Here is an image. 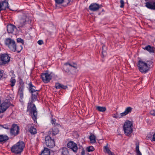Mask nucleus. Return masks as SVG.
<instances>
[{"label": "nucleus", "mask_w": 155, "mask_h": 155, "mask_svg": "<svg viewBox=\"0 0 155 155\" xmlns=\"http://www.w3.org/2000/svg\"><path fill=\"white\" fill-rule=\"evenodd\" d=\"M10 132L11 135L16 136L19 133V127L16 124H13L10 129Z\"/></svg>", "instance_id": "obj_8"}, {"label": "nucleus", "mask_w": 155, "mask_h": 155, "mask_svg": "<svg viewBox=\"0 0 155 155\" xmlns=\"http://www.w3.org/2000/svg\"><path fill=\"white\" fill-rule=\"evenodd\" d=\"M50 151L49 149L47 148H45L44 149L40 155H50Z\"/></svg>", "instance_id": "obj_21"}, {"label": "nucleus", "mask_w": 155, "mask_h": 155, "mask_svg": "<svg viewBox=\"0 0 155 155\" xmlns=\"http://www.w3.org/2000/svg\"><path fill=\"white\" fill-rule=\"evenodd\" d=\"M152 140L153 141H155V133H154L153 135Z\"/></svg>", "instance_id": "obj_46"}, {"label": "nucleus", "mask_w": 155, "mask_h": 155, "mask_svg": "<svg viewBox=\"0 0 155 155\" xmlns=\"http://www.w3.org/2000/svg\"><path fill=\"white\" fill-rule=\"evenodd\" d=\"M105 45H103L102 47V57L104 58L105 57V55L106 54V52L105 50H104V48L105 47Z\"/></svg>", "instance_id": "obj_36"}, {"label": "nucleus", "mask_w": 155, "mask_h": 155, "mask_svg": "<svg viewBox=\"0 0 155 155\" xmlns=\"http://www.w3.org/2000/svg\"><path fill=\"white\" fill-rule=\"evenodd\" d=\"M24 88V86L23 84H20L18 87V94L21 99L23 98Z\"/></svg>", "instance_id": "obj_14"}, {"label": "nucleus", "mask_w": 155, "mask_h": 155, "mask_svg": "<svg viewBox=\"0 0 155 155\" xmlns=\"http://www.w3.org/2000/svg\"><path fill=\"white\" fill-rule=\"evenodd\" d=\"M8 107L9 104L8 103L3 102L0 105V113L4 112Z\"/></svg>", "instance_id": "obj_13"}, {"label": "nucleus", "mask_w": 155, "mask_h": 155, "mask_svg": "<svg viewBox=\"0 0 155 155\" xmlns=\"http://www.w3.org/2000/svg\"><path fill=\"white\" fill-rule=\"evenodd\" d=\"M137 155H142L140 151H139V152H137Z\"/></svg>", "instance_id": "obj_47"}, {"label": "nucleus", "mask_w": 155, "mask_h": 155, "mask_svg": "<svg viewBox=\"0 0 155 155\" xmlns=\"http://www.w3.org/2000/svg\"><path fill=\"white\" fill-rule=\"evenodd\" d=\"M69 153L68 149L66 147H63L62 149L61 154L62 155H68Z\"/></svg>", "instance_id": "obj_31"}, {"label": "nucleus", "mask_w": 155, "mask_h": 155, "mask_svg": "<svg viewBox=\"0 0 155 155\" xmlns=\"http://www.w3.org/2000/svg\"><path fill=\"white\" fill-rule=\"evenodd\" d=\"M145 6L149 9L155 10V0H149L145 3Z\"/></svg>", "instance_id": "obj_9"}, {"label": "nucleus", "mask_w": 155, "mask_h": 155, "mask_svg": "<svg viewBox=\"0 0 155 155\" xmlns=\"http://www.w3.org/2000/svg\"><path fill=\"white\" fill-rule=\"evenodd\" d=\"M7 61L5 59H0V65L5 64L8 63L10 61V59H7Z\"/></svg>", "instance_id": "obj_29"}, {"label": "nucleus", "mask_w": 155, "mask_h": 155, "mask_svg": "<svg viewBox=\"0 0 155 155\" xmlns=\"http://www.w3.org/2000/svg\"><path fill=\"white\" fill-rule=\"evenodd\" d=\"M5 43L11 51H15L16 45L15 42L14 40L11 38H7L6 40Z\"/></svg>", "instance_id": "obj_6"}, {"label": "nucleus", "mask_w": 155, "mask_h": 155, "mask_svg": "<svg viewBox=\"0 0 155 155\" xmlns=\"http://www.w3.org/2000/svg\"><path fill=\"white\" fill-rule=\"evenodd\" d=\"M94 150L93 147L91 146L87 147L86 148V150L88 152H92Z\"/></svg>", "instance_id": "obj_35"}, {"label": "nucleus", "mask_w": 155, "mask_h": 155, "mask_svg": "<svg viewBox=\"0 0 155 155\" xmlns=\"http://www.w3.org/2000/svg\"><path fill=\"white\" fill-rule=\"evenodd\" d=\"M145 50L147 51L150 53H154L155 50L154 47L150 45H147L145 47L143 48Z\"/></svg>", "instance_id": "obj_16"}, {"label": "nucleus", "mask_w": 155, "mask_h": 155, "mask_svg": "<svg viewBox=\"0 0 155 155\" xmlns=\"http://www.w3.org/2000/svg\"><path fill=\"white\" fill-rule=\"evenodd\" d=\"M8 139V137L7 136L0 135V142H5Z\"/></svg>", "instance_id": "obj_22"}, {"label": "nucleus", "mask_w": 155, "mask_h": 155, "mask_svg": "<svg viewBox=\"0 0 155 155\" xmlns=\"http://www.w3.org/2000/svg\"><path fill=\"white\" fill-rule=\"evenodd\" d=\"M17 42L18 43H21L23 45L24 44V41L23 39L20 38H18L17 40Z\"/></svg>", "instance_id": "obj_37"}, {"label": "nucleus", "mask_w": 155, "mask_h": 155, "mask_svg": "<svg viewBox=\"0 0 155 155\" xmlns=\"http://www.w3.org/2000/svg\"><path fill=\"white\" fill-rule=\"evenodd\" d=\"M120 2L121 4L120 6L121 8H123L124 6V2L123 0H120Z\"/></svg>", "instance_id": "obj_39"}, {"label": "nucleus", "mask_w": 155, "mask_h": 155, "mask_svg": "<svg viewBox=\"0 0 155 155\" xmlns=\"http://www.w3.org/2000/svg\"><path fill=\"white\" fill-rule=\"evenodd\" d=\"M11 57L10 55L7 53L1 54L0 55V58H11Z\"/></svg>", "instance_id": "obj_27"}, {"label": "nucleus", "mask_w": 155, "mask_h": 155, "mask_svg": "<svg viewBox=\"0 0 155 155\" xmlns=\"http://www.w3.org/2000/svg\"><path fill=\"white\" fill-rule=\"evenodd\" d=\"M25 147L24 143L22 141H19L12 147L11 150L12 153L15 154H18L23 151Z\"/></svg>", "instance_id": "obj_3"}, {"label": "nucleus", "mask_w": 155, "mask_h": 155, "mask_svg": "<svg viewBox=\"0 0 155 155\" xmlns=\"http://www.w3.org/2000/svg\"><path fill=\"white\" fill-rule=\"evenodd\" d=\"M45 140V143L47 147L52 148L54 146L55 141L54 140L52 139L50 136L46 137Z\"/></svg>", "instance_id": "obj_7"}, {"label": "nucleus", "mask_w": 155, "mask_h": 155, "mask_svg": "<svg viewBox=\"0 0 155 155\" xmlns=\"http://www.w3.org/2000/svg\"><path fill=\"white\" fill-rule=\"evenodd\" d=\"M29 131L31 134L34 135L36 134L37 133V130L36 128L33 126H31L29 129Z\"/></svg>", "instance_id": "obj_25"}, {"label": "nucleus", "mask_w": 155, "mask_h": 155, "mask_svg": "<svg viewBox=\"0 0 155 155\" xmlns=\"http://www.w3.org/2000/svg\"><path fill=\"white\" fill-rule=\"evenodd\" d=\"M55 3V6H57V5L62 4L64 2V0H54Z\"/></svg>", "instance_id": "obj_34"}, {"label": "nucleus", "mask_w": 155, "mask_h": 155, "mask_svg": "<svg viewBox=\"0 0 155 155\" xmlns=\"http://www.w3.org/2000/svg\"><path fill=\"white\" fill-rule=\"evenodd\" d=\"M153 63L151 60L145 61L140 60L138 61L137 66L140 72L142 73H146L152 66Z\"/></svg>", "instance_id": "obj_2"}, {"label": "nucleus", "mask_w": 155, "mask_h": 155, "mask_svg": "<svg viewBox=\"0 0 155 155\" xmlns=\"http://www.w3.org/2000/svg\"><path fill=\"white\" fill-rule=\"evenodd\" d=\"M41 78L43 81L45 83L49 82L51 79V75L48 73L42 74Z\"/></svg>", "instance_id": "obj_12"}, {"label": "nucleus", "mask_w": 155, "mask_h": 155, "mask_svg": "<svg viewBox=\"0 0 155 155\" xmlns=\"http://www.w3.org/2000/svg\"><path fill=\"white\" fill-rule=\"evenodd\" d=\"M29 89L30 93L32 94L31 99L32 100L28 104L27 111L29 112L35 123H37V112L35 105L33 104V102L37 99L39 90L36 89V87L32 85L31 82L28 84Z\"/></svg>", "instance_id": "obj_1"}, {"label": "nucleus", "mask_w": 155, "mask_h": 155, "mask_svg": "<svg viewBox=\"0 0 155 155\" xmlns=\"http://www.w3.org/2000/svg\"><path fill=\"white\" fill-rule=\"evenodd\" d=\"M67 146L75 153H76L78 150L77 144L73 141H70L68 142L67 144Z\"/></svg>", "instance_id": "obj_10"}, {"label": "nucleus", "mask_w": 155, "mask_h": 155, "mask_svg": "<svg viewBox=\"0 0 155 155\" xmlns=\"http://www.w3.org/2000/svg\"><path fill=\"white\" fill-rule=\"evenodd\" d=\"M104 151L105 153H107L109 155H114V153L111 152L109 148L107 146H106L104 147Z\"/></svg>", "instance_id": "obj_23"}, {"label": "nucleus", "mask_w": 155, "mask_h": 155, "mask_svg": "<svg viewBox=\"0 0 155 155\" xmlns=\"http://www.w3.org/2000/svg\"><path fill=\"white\" fill-rule=\"evenodd\" d=\"M38 43L39 45H41L43 43V41L42 40H39L38 41Z\"/></svg>", "instance_id": "obj_42"}, {"label": "nucleus", "mask_w": 155, "mask_h": 155, "mask_svg": "<svg viewBox=\"0 0 155 155\" xmlns=\"http://www.w3.org/2000/svg\"><path fill=\"white\" fill-rule=\"evenodd\" d=\"M132 126L133 124L130 121L127 120L125 122L123 129L126 135H129L132 133L133 131L132 128Z\"/></svg>", "instance_id": "obj_5"}, {"label": "nucleus", "mask_w": 155, "mask_h": 155, "mask_svg": "<svg viewBox=\"0 0 155 155\" xmlns=\"http://www.w3.org/2000/svg\"><path fill=\"white\" fill-rule=\"evenodd\" d=\"M1 126L3 128L6 129H8L10 128V125L7 124H4L3 125H1Z\"/></svg>", "instance_id": "obj_38"}, {"label": "nucleus", "mask_w": 155, "mask_h": 155, "mask_svg": "<svg viewBox=\"0 0 155 155\" xmlns=\"http://www.w3.org/2000/svg\"><path fill=\"white\" fill-rule=\"evenodd\" d=\"M55 87L56 89L62 88L64 89H65L67 88V86H65L63 84H60L59 83H57L55 84Z\"/></svg>", "instance_id": "obj_20"}, {"label": "nucleus", "mask_w": 155, "mask_h": 155, "mask_svg": "<svg viewBox=\"0 0 155 155\" xmlns=\"http://www.w3.org/2000/svg\"><path fill=\"white\" fill-rule=\"evenodd\" d=\"M31 21V20L25 14L22 13L20 15L18 23V28H20L24 27L26 25L30 24Z\"/></svg>", "instance_id": "obj_4"}, {"label": "nucleus", "mask_w": 155, "mask_h": 155, "mask_svg": "<svg viewBox=\"0 0 155 155\" xmlns=\"http://www.w3.org/2000/svg\"><path fill=\"white\" fill-rule=\"evenodd\" d=\"M8 0H7L8 1ZM7 0L0 2V12L1 11L5 10L7 8L9 9L8 6V3ZM9 10L11 11H13L12 9L9 8Z\"/></svg>", "instance_id": "obj_11"}, {"label": "nucleus", "mask_w": 155, "mask_h": 155, "mask_svg": "<svg viewBox=\"0 0 155 155\" xmlns=\"http://www.w3.org/2000/svg\"><path fill=\"white\" fill-rule=\"evenodd\" d=\"M150 114L152 115L155 116V110H153L150 111Z\"/></svg>", "instance_id": "obj_41"}, {"label": "nucleus", "mask_w": 155, "mask_h": 155, "mask_svg": "<svg viewBox=\"0 0 155 155\" xmlns=\"http://www.w3.org/2000/svg\"><path fill=\"white\" fill-rule=\"evenodd\" d=\"M91 143H94L96 142V137L93 134H92L89 137Z\"/></svg>", "instance_id": "obj_26"}, {"label": "nucleus", "mask_w": 155, "mask_h": 155, "mask_svg": "<svg viewBox=\"0 0 155 155\" xmlns=\"http://www.w3.org/2000/svg\"><path fill=\"white\" fill-rule=\"evenodd\" d=\"M7 30L8 33H12L14 30L16 29V27L11 24L7 25Z\"/></svg>", "instance_id": "obj_15"}, {"label": "nucleus", "mask_w": 155, "mask_h": 155, "mask_svg": "<svg viewBox=\"0 0 155 155\" xmlns=\"http://www.w3.org/2000/svg\"><path fill=\"white\" fill-rule=\"evenodd\" d=\"M85 155V151L83 149L82 150V151L81 152V155Z\"/></svg>", "instance_id": "obj_45"}, {"label": "nucleus", "mask_w": 155, "mask_h": 155, "mask_svg": "<svg viewBox=\"0 0 155 155\" xmlns=\"http://www.w3.org/2000/svg\"><path fill=\"white\" fill-rule=\"evenodd\" d=\"M64 65H69L70 66L73 67L76 69H77L78 68L77 64L75 63H69L68 62L65 63Z\"/></svg>", "instance_id": "obj_24"}, {"label": "nucleus", "mask_w": 155, "mask_h": 155, "mask_svg": "<svg viewBox=\"0 0 155 155\" xmlns=\"http://www.w3.org/2000/svg\"><path fill=\"white\" fill-rule=\"evenodd\" d=\"M22 45H17L15 46V51L17 53H19L23 49Z\"/></svg>", "instance_id": "obj_28"}, {"label": "nucleus", "mask_w": 155, "mask_h": 155, "mask_svg": "<svg viewBox=\"0 0 155 155\" xmlns=\"http://www.w3.org/2000/svg\"><path fill=\"white\" fill-rule=\"evenodd\" d=\"M99 5L96 3L91 4L89 6L90 10L91 11H95L99 9Z\"/></svg>", "instance_id": "obj_17"}, {"label": "nucleus", "mask_w": 155, "mask_h": 155, "mask_svg": "<svg viewBox=\"0 0 155 155\" xmlns=\"http://www.w3.org/2000/svg\"><path fill=\"white\" fill-rule=\"evenodd\" d=\"M16 81L14 78L12 77L10 80V85L11 87H13L15 84Z\"/></svg>", "instance_id": "obj_33"}, {"label": "nucleus", "mask_w": 155, "mask_h": 155, "mask_svg": "<svg viewBox=\"0 0 155 155\" xmlns=\"http://www.w3.org/2000/svg\"><path fill=\"white\" fill-rule=\"evenodd\" d=\"M113 117L116 118H120L123 117L121 113L119 114L117 112L113 114Z\"/></svg>", "instance_id": "obj_32"}, {"label": "nucleus", "mask_w": 155, "mask_h": 155, "mask_svg": "<svg viewBox=\"0 0 155 155\" xmlns=\"http://www.w3.org/2000/svg\"><path fill=\"white\" fill-rule=\"evenodd\" d=\"M132 108L130 107H127L124 111L123 113H121V115H122V117H123L124 116H125L129 113H131L132 111Z\"/></svg>", "instance_id": "obj_18"}, {"label": "nucleus", "mask_w": 155, "mask_h": 155, "mask_svg": "<svg viewBox=\"0 0 155 155\" xmlns=\"http://www.w3.org/2000/svg\"><path fill=\"white\" fill-rule=\"evenodd\" d=\"M4 71L3 70L0 71V80L2 78Z\"/></svg>", "instance_id": "obj_40"}, {"label": "nucleus", "mask_w": 155, "mask_h": 155, "mask_svg": "<svg viewBox=\"0 0 155 155\" xmlns=\"http://www.w3.org/2000/svg\"><path fill=\"white\" fill-rule=\"evenodd\" d=\"M136 152L140 151L139 149V146L138 145H137L136 146Z\"/></svg>", "instance_id": "obj_43"}, {"label": "nucleus", "mask_w": 155, "mask_h": 155, "mask_svg": "<svg viewBox=\"0 0 155 155\" xmlns=\"http://www.w3.org/2000/svg\"><path fill=\"white\" fill-rule=\"evenodd\" d=\"M55 120L54 119H52L51 120V123L52 124H55Z\"/></svg>", "instance_id": "obj_44"}, {"label": "nucleus", "mask_w": 155, "mask_h": 155, "mask_svg": "<svg viewBox=\"0 0 155 155\" xmlns=\"http://www.w3.org/2000/svg\"><path fill=\"white\" fill-rule=\"evenodd\" d=\"M59 130L57 127L53 128L51 130L49 131V134L54 136L56 135L59 133Z\"/></svg>", "instance_id": "obj_19"}, {"label": "nucleus", "mask_w": 155, "mask_h": 155, "mask_svg": "<svg viewBox=\"0 0 155 155\" xmlns=\"http://www.w3.org/2000/svg\"><path fill=\"white\" fill-rule=\"evenodd\" d=\"M154 41L155 42V38L154 39Z\"/></svg>", "instance_id": "obj_48"}, {"label": "nucleus", "mask_w": 155, "mask_h": 155, "mask_svg": "<svg viewBox=\"0 0 155 155\" xmlns=\"http://www.w3.org/2000/svg\"><path fill=\"white\" fill-rule=\"evenodd\" d=\"M96 109L100 112H103L106 110V109L105 107L97 106Z\"/></svg>", "instance_id": "obj_30"}]
</instances>
